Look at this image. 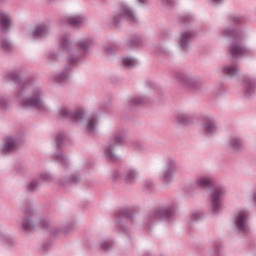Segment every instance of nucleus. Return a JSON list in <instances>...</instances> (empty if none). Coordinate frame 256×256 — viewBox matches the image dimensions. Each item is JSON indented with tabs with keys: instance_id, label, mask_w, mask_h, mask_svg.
I'll use <instances>...</instances> for the list:
<instances>
[{
	"instance_id": "nucleus-1",
	"label": "nucleus",
	"mask_w": 256,
	"mask_h": 256,
	"mask_svg": "<svg viewBox=\"0 0 256 256\" xmlns=\"http://www.w3.org/2000/svg\"><path fill=\"white\" fill-rule=\"evenodd\" d=\"M235 225L242 233H247V212H238L235 218Z\"/></svg>"
},
{
	"instance_id": "nucleus-2",
	"label": "nucleus",
	"mask_w": 256,
	"mask_h": 256,
	"mask_svg": "<svg viewBox=\"0 0 256 256\" xmlns=\"http://www.w3.org/2000/svg\"><path fill=\"white\" fill-rule=\"evenodd\" d=\"M221 197H223V189L216 188L211 196L212 209L217 211L221 207Z\"/></svg>"
},
{
	"instance_id": "nucleus-3",
	"label": "nucleus",
	"mask_w": 256,
	"mask_h": 256,
	"mask_svg": "<svg viewBox=\"0 0 256 256\" xmlns=\"http://www.w3.org/2000/svg\"><path fill=\"white\" fill-rule=\"evenodd\" d=\"M24 107H36L37 109H43V102L39 98L26 99L23 101Z\"/></svg>"
},
{
	"instance_id": "nucleus-4",
	"label": "nucleus",
	"mask_w": 256,
	"mask_h": 256,
	"mask_svg": "<svg viewBox=\"0 0 256 256\" xmlns=\"http://www.w3.org/2000/svg\"><path fill=\"white\" fill-rule=\"evenodd\" d=\"M49 30L47 29V26L45 25H38L34 28V31L32 32L33 37H43L44 35H47V32Z\"/></svg>"
},
{
	"instance_id": "nucleus-5",
	"label": "nucleus",
	"mask_w": 256,
	"mask_h": 256,
	"mask_svg": "<svg viewBox=\"0 0 256 256\" xmlns=\"http://www.w3.org/2000/svg\"><path fill=\"white\" fill-rule=\"evenodd\" d=\"M0 27L1 29L11 27V19L5 13H0Z\"/></svg>"
},
{
	"instance_id": "nucleus-6",
	"label": "nucleus",
	"mask_w": 256,
	"mask_h": 256,
	"mask_svg": "<svg viewBox=\"0 0 256 256\" xmlns=\"http://www.w3.org/2000/svg\"><path fill=\"white\" fill-rule=\"evenodd\" d=\"M230 51H231L232 55H236L237 57H240L242 55H245L247 50L245 48L241 47L240 45H234Z\"/></svg>"
},
{
	"instance_id": "nucleus-7",
	"label": "nucleus",
	"mask_w": 256,
	"mask_h": 256,
	"mask_svg": "<svg viewBox=\"0 0 256 256\" xmlns=\"http://www.w3.org/2000/svg\"><path fill=\"white\" fill-rule=\"evenodd\" d=\"M68 23L73 27H77L83 23V17L81 16H72L67 19Z\"/></svg>"
},
{
	"instance_id": "nucleus-8",
	"label": "nucleus",
	"mask_w": 256,
	"mask_h": 256,
	"mask_svg": "<svg viewBox=\"0 0 256 256\" xmlns=\"http://www.w3.org/2000/svg\"><path fill=\"white\" fill-rule=\"evenodd\" d=\"M192 37H193V33H191V32H186V33L182 34L181 39H180V46L182 47V49H184L185 45H187V42Z\"/></svg>"
},
{
	"instance_id": "nucleus-9",
	"label": "nucleus",
	"mask_w": 256,
	"mask_h": 256,
	"mask_svg": "<svg viewBox=\"0 0 256 256\" xmlns=\"http://www.w3.org/2000/svg\"><path fill=\"white\" fill-rule=\"evenodd\" d=\"M15 147H17V142L13 140V138H8L5 146H4V151L9 152V151H14Z\"/></svg>"
},
{
	"instance_id": "nucleus-10",
	"label": "nucleus",
	"mask_w": 256,
	"mask_h": 256,
	"mask_svg": "<svg viewBox=\"0 0 256 256\" xmlns=\"http://www.w3.org/2000/svg\"><path fill=\"white\" fill-rule=\"evenodd\" d=\"M123 17H126L129 21H135V14L129 10V8H123L122 10Z\"/></svg>"
},
{
	"instance_id": "nucleus-11",
	"label": "nucleus",
	"mask_w": 256,
	"mask_h": 256,
	"mask_svg": "<svg viewBox=\"0 0 256 256\" xmlns=\"http://www.w3.org/2000/svg\"><path fill=\"white\" fill-rule=\"evenodd\" d=\"M95 125H97V119L92 118L88 120V123L86 126L87 131H89V133H93V131H95Z\"/></svg>"
},
{
	"instance_id": "nucleus-12",
	"label": "nucleus",
	"mask_w": 256,
	"mask_h": 256,
	"mask_svg": "<svg viewBox=\"0 0 256 256\" xmlns=\"http://www.w3.org/2000/svg\"><path fill=\"white\" fill-rule=\"evenodd\" d=\"M122 63L125 65V67H135V65H137V61L132 58H124Z\"/></svg>"
},
{
	"instance_id": "nucleus-13",
	"label": "nucleus",
	"mask_w": 256,
	"mask_h": 256,
	"mask_svg": "<svg viewBox=\"0 0 256 256\" xmlns=\"http://www.w3.org/2000/svg\"><path fill=\"white\" fill-rule=\"evenodd\" d=\"M212 183L213 181L209 178H200L198 181L200 187H209V185H211Z\"/></svg>"
},
{
	"instance_id": "nucleus-14",
	"label": "nucleus",
	"mask_w": 256,
	"mask_h": 256,
	"mask_svg": "<svg viewBox=\"0 0 256 256\" xmlns=\"http://www.w3.org/2000/svg\"><path fill=\"white\" fill-rule=\"evenodd\" d=\"M225 75H229L230 77L236 75L237 69L233 67H226L223 69Z\"/></svg>"
},
{
	"instance_id": "nucleus-15",
	"label": "nucleus",
	"mask_w": 256,
	"mask_h": 256,
	"mask_svg": "<svg viewBox=\"0 0 256 256\" xmlns=\"http://www.w3.org/2000/svg\"><path fill=\"white\" fill-rule=\"evenodd\" d=\"M205 131L208 133H213L215 131V124H213L212 121H209L205 126H204Z\"/></svg>"
},
{
	"instance_id": "nucleus-16",
	"label": "nucleus",
	"mask_w": 256,
	"mask_h": 256,
	"mask_svg": "<svg viewBox=\"0 0 256 256\" xmlns=\"http://www.w3.org/2000/svg\"><path fill=\"white\" fill-rule=\"evenodd\" d=\"M0 47H2V49H4V51H10L11 44L7 40H1Z\"/></svg>"
},
{
	"instance_id": "nucleus-17",
	"label": "nucleus",
	"mask_w": 256,
	"mask_h": 256,
	"mask_svg": "<svg viewBox=\"0 0 256 256\" xmlns=\"http://www.w3.org/2000/svg\"><path fill=\"white\" fill-rule=\"evenodd\" d=\"M156 215L160 219H163V217L167 218V217H169V215H171V211H169V210H162V211L157 212Z\"/></svg>"
},
{
	"instance_id": "nucleus-18",
	"label": "nucleus",
	"mask_w": 256,
	"mask_h": 256,
	"mask_svg": "<svg viewBox=\"0 0 256 256\" xmlns=\"http://www.w3.org/2000/svg\"><path fill=\"white\" fill-rule=\"evenodd\" d=\"M189 117L186 115H180L178 116V122L181 123L182 125H187Z\"/></svg>"
},
{
	"instance_id": "nucleus-19",
	"label": "nucleus",
	"mask_w": 256,
	"mask_h": 256,
	"mask_svg": "<svg viewBox=\"0 0 256 256\" xmlns=\"http://www.w3.org/2000/svg\"><path fill=\"white\" fill-rule=\"evenodd\" d=\"M137 177V174H135V171H129L126 176V181L131 182L133 179Z\"/></svg>"
},
{
	"instance_id": "nucleus-20",
	"label": "nucleus",
	"mask_w": 256,
	"mask_h": 256,
	"mask_svg": "<svg viewBox=\"0 0 256 256\" xmlns=\"http://www.w3.org/2000/svg\"><path fill=\"white\" fill-rule=\"evenodd\" d=\"M23 229H25V231H29L31 229H33V226H31V221L29 220H25L22 224Z\"/></svg>"
},
{
	"instance_id": "nucleus-21",
	"label": "nucleus",
	"mask_w": 256,
	"mask_h": 256,
	"mask_svg": "<svg viewBox=\"0 0 256 256\" xmlns=\"http://www.w3.org/2000/svg\"><path fill=\"white\" fill-rule=\"evenodd\" d=\"M231 145L234 149H237L239 145H241V141L237 138H233L231 141Z\"/></svg>"
},
{
	"instance_id": "nucleus-22",
	"label": "nucleus",
	"mask_w": 256,
	"mask_h": 256,
	"mask_svg": "<svg viewBox=\"0 0 256 256\" xmlns=\"http://www.w3.org/2000/svg\"><path fill=\"white\" fill-rule=\"evenodd\" d=\"M60 115L61 117H69V115H71V113H69V110L68 109H62L60 110Z\"/></svg>"
},
{
	"instance_id": "nucleus-23",
	"label": "nucleus",
	"mask_w": 256,
	"mask_h": 256,
	"mask_svg": "<svg viewBox=\"0 0 256 256\" xmlns=\"http://www.w3.org/2000/svg\"><path fill=\"white\" fill-rule=\"evenodd\" d=\"M83 117V112H75L73 114V118L75 119V121H79V119H82Z\"/></svg>"
},
{
	"instance_id": "nucleus-24",
	"label": "nucleus",
	"mask_w": 256,
	"mask_h": 256,
	"mask_svg": "<svg viewBox=\"0 0 256 256\" xmlns=\"http://www.w3.org/2000/svg\"><path fill=\"white\" fill-rule=\"evenodd\" d=\"M88 45H89V42L87 40L79 42L80 49H87Z\"/></svg>"
},
{
	"instance_id": "nucleus-25",
	"label": "nucleus",
	"mask_w": 256,
	"mask_h": 256,
	"mask_svg": "<svg viewBox=\"0 0 256 256\" xmlns=\"http://www.w3.org/2000/svg\"><path fill=\"white\" fill-rule=\"evenodd\" d=\"M107 157L108 159H110L111 161H115V156L113 155V152L111 151V147L109 148L108 152H107Z\"/></svg>"
},
{
	"instance_id": "nucleus-26",
	"label": "nucleus",
	"mask_w": 256,
	"mask_h": 256,
	"mask_svg": "<svg viewBox=\"0 0 256 256\" xmlns=\"http://www.w3.org/2000/svg\"><path fill=\"white\" fill-rule=\"evenodd\" d=\"M37 187V182L33 181L28 185L29 191H35V188Z\"/></svg>"
},
{
	"instance_id": "nucleus-27",
	"label": "nucleus",
	"mask_w": 256,
	"mask_h": 256,
	"mask_svg": "<svg viewBox=\"0 0 256 256\" xmlns=\"http://www.w3.org/2000/svg\"><path fill=\"white\" fill-rule=\"evenodd\" d=\"M121 137L120 136H115L114 137V145H119L121 143Z\"/></svg>"
},
{
	"instance_id": "nucleus-28",
	"label": "nucleus",
	"mask_w": 256,
	"mask_h": 256,
	"mask_svg": "<svg viewBox=\"0 0 256 256\" xmlns=\"http://www.w3.org/2000/svg\"><path fill=\"white\" fill-rule=\"evenodd\" d=\"M102 247H103V249H109V247H111V242H104L102 244Z\"/></svg>"
},
{
	"instance_id": "nucleus-29",
	"label": "nucleus",
	"mask_w": 256,
	"mask_h": 256,
	"mask_svg": "<svg viewBox=\"0 0 256 256\" xmlns=\"http://www.w3.org/2000/svg\"><path fill=\"white\" fill-rule=\"evenodd\" d=\"M66 45H67V40H62V41H61V46H62V47H65Z\"/></svg>"
},
{
	"instance_id": "nucleus-30",
	"label": "nucleus",
	"mask_w": 256,
	"mask_h": 256,
	"mask_svg": "<svg viewBox=\"0 0 256 256\" xmlns=\"http://www.w3.org/2000/svg\"><path fill=\"white\" fill-rule=\"evenodd\" d=\"M58 81H63V75H60V76L58 77Z\"/></svg>"
},
{
	"instance_id": "nucleus-31",
	"label": "nucleus",
	"mask_w": 256,
	"mask_h": 256,
	"mask_svg": "<svg viewBox=\"0 0 256 256\" xmlns=\"http://www.w3.org/2000/svg\"><path fill=\"white\" fill-rule=\"evenodd\" d=\"M139 3H147V0H138Z\"/></svg>"
},
{
	"instance_id": "nucleus-32",
	"label": "nucleus",
	"mask_w": 256,
	"mask_h": 256,
	"mask_svg": "<svg viewBox=\"0 0 256 256\" xmlns=\"http://www.w3.org/2000/svg\"><path fill=\"white\" fill-rule=\"evenodd\" d=\"M214 3H221V0H212Z\"/></svg>"
},
{
	"instance_id": "nucleus-33",
	"label": "nucleus",
	"mask_w": 256,
	"mask_h": 256,
	"mask_svg": "<svg viewBox=\"0 0 256 256\" xmlns=\"http://www.w3.org/2000/svg\"><path fill=\"white\" fill-rule=\"evenodd\" d=\"M254 201H256V194L254 195Z\"/></svg>"
},
{
	"instance_id": "nucleus-34",
	"label": "nucleus",
	"mask_w": 256,
	"mask_h": 256,
	"mask_svg": "<svg viewBox=\"0 0 256 256\" xmlns=\"http://www.w3.org/2000/svg\"><path fill=\"white\" fill-rule=\"evenodd\" d=\"M57 145H59V142L57 141Z\"/></svg>"
}]
</instances>
